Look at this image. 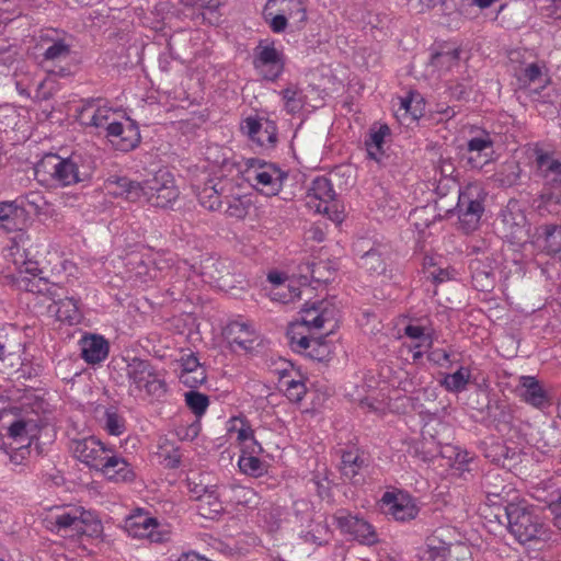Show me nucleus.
Returning <instances> with one entry per match:
<instances>
[{
  "label": "nucleus",
  "instance_id": "obj_1",
  "mask_svg": "<svg viewBox=\"0 0 561 561\" xmlns=\"http://www.w3.org/2000/svg\"><path fill=\"white\" fill-rule=\"evenodd\" d=\"M337 322L339 310L333 302L320 300L307 304L300 312V320L288 327L291 350L319 362L328 359L331 347L324 336L334 331Z\"/></svg>",
  "mask_w": 561,
  "mask_h": 561
},
{
  "label": "nucleus",
  "instance_id": "obj_2",
  "mask_svg": "<svg viewBox=\"0 0 561 561\" xmlns=\"http://www.w3.org/2000/svg\"><path fill=\"white\" fill-rule=\"evenodd\" d=\"M104 187L114 197H122L133 203L146 202L162 208L170 206L180 195L173 174L163 169L142 182L113 175L105 181Z\"/></svg>",
  "mask_w": 561,
  "mask_h": 561
},
{
  "label": "nucleus",
  "instance_id": "obj_3",
  "mask_svg": "<svg viewBox=\"0 0 561 561\" xmlns=\"http://www.w3.org/2000/svg\"><path fill=\"white\" fill-rule=\"evenodd\" d=\"M93 170V159L89 154L76 151L67 158L56 153L45 154L35 164L34 174L43 185L65 187L88 180Z\"/></svg>",
  "mask_w": 561,
  "mask_h": 561
},
{
  "label": "nucleus",
  "instance_id": "obj_4",
  "mask_svg": "<svg viewBox=\"0 0 561 561\" xmlns=\"http://www.w3.org/2000/svg\"><path fill=\"white\" fill-rule=\"evenodd\" d=\"M39 268L34 265L26 267V272L20 271V275L15 277V283L20 289L43 294L53 300L49 310L54 312L56 319L68 325H77L81 322L83 316L79 307V299L62 295L67 294L65 288L58 284L49 283L43 277H37Z\"/></svg>",
  "mask_w": 561,
  "mask_h": 561
},
{
  "label": "nucleus",
  "instance_id": "obj_5",
  "mask_svg": "<svg viewBox=\"0 0 561 561\" xmlns=\"http://www.w3.org/2000/svg\"><path fill=\"white\" fill-rule=\"evenodd\" d=\"M167 371L148 359L133 358L126 368L129 396L141 400H160L168 392Z\"/></svg>",
  "mask_w": 561,
  "mask_h": 561
},
{
  "label": "nucleus",
  "instance_id": "obj_6",
  "mask_svg": "<svg viewBox=\"0 0 561 561\" xmlns=\"http://www.w3.org/2000/svg\"><path fill=\"white\" fill-rule=\"evenodd\" d=\"M44 527L55 534L93 536L101 531V523L95 516L81 506H54L43 518Z\"/></svg>",
  "mask_w": 561,
  "mask_h": 561
},
{
  "label": "nucleus",
  "instance_id": "obj_7",
  "mask_svg": "<svg viewBox=\"0 0 561 561\" xmlns=\"http://www.w3.org/2000/svg\"><path fill=\"white\" fill-rule=\"evenodd\" d=\"M23 214L18 202H0V230L5 233H14L8 255L12 257L14 265L20 271L26 272V267H33L36 263L26 260L25 243L27 233L23 230Z\"/></svg>",
  "mask_w": 561,
  "mask_h": 561
},
{
  "label": "nucleus",
  "instance_id": "obj_8",
  "mask_svg": "<svg viewBox=\"0 0 561 561\" xmlns=\"http://www.w3.org/2000/svg\"><path fill=\"white\" fill-rule=\"evenodd\" d=\"M505 513L508 530L519 543L545 542L550 539L549 528L524 503H508Z\"/></svg>",
  "mask_w": 561,
  "mask_h": 561
},
{
  "label": "nucleus",
  "instance_id": "obj_9",
  "mask_svg": "<svg viewBox=\"0 0 561 561\" xmlns=\"http://www.w3.org/2000/svg\"><path fill=\"white\" fill-rule=\"evenodd\" d=\"M171 259L159 252L131 253L127 257L126 272L135 285H149L164 276V270H171Z\"/></svg>",
  "mask_w": 561,
  "mask_h": 561
},
{
  "label": "nucleus",
  "instance_id": "obj_10",
  "mask_svg": "<svg viewBox=\"0 0 561 561\" xmlns=\"http://www.w3.org/2000/svg\"><path fill=\"white\" fill-rule=\"evenodd\" d=\"M450 530L437 528L426 537L424 547L419 549V561H468L469 549L462 543L451 545L448 541Z\"/></svg>",
  "mask_w": 561,
  "mask_h": 561
},
{
  "label": "nucleus",
  "instance_id": "obj_11",
  "mask_svg": "<svg viewBox=\"0 0 561 561\" xmlns=\"http://www.w3.org/2000/svg\"><path fill=\"white\" fill-rule=\"evenodd\" d=\"M245 179L261 194L275 196L280 192L287 173L275 163L261 159H249Z\"/></svg>",
  "mask_w": 561,
  "mask_h": 561
},
{
  "label": "nucleus",
  "instance_id": "obj_12",
  "mask_svg": "<svg viewBox=\"0 0 561 561\" xmlns=\"http://www.w3.org/2000/svg\"><path fill=\"white\" fill-rule=\"evenodd\" d=\"M306 205L317 214L327 215L334 222L343 221L344 214L335 199V191L325 176H317L311 182L306 195Z\"/></svg>",
  "mask_w": 561,
  "mask_h": 561
},
{
  "label": "nucleus",
  "instance_id": "obj_13",
  "mask_svg": "<svg viewBox=\"0 0 561 561\" xmlns=\"http://www.w3.org/2000/svg\"><path fill=\"white\" fill-rule=\"evenodd\" d=\"M263 18L272 32L283 33L293 21L302 24L307 20V10L302 0H268L263 9Z\"/></svg>",
  "mask_w": 561,
  "mask_h": 561
},
{
  "label": "nucleus",
  "instance_id": "obj_14",
  "mask_svg": "<svg viewBox=\"0 0 561 561\" xmlns=\"http://www.w3.org/2000/svg\"><path fill=\"white\" fill-rule=\"evenodd\" d=\"M484 211V194L476 184L465 186L458 197L457 213L461 229L469 233L474 231Z\"/></svg>",
  "mask_w": 561,
  "mask_h": 561
},
{
  "label": "nucleus",
  "instance_id": "obj_15",
  "mask_svg": "<svg viewBox=\"0 0 561 561\" xmlns=\"http://www.w3.org/2000/svg\"><path fill=\"white\" fill-rule=\"evenodd\" d=\"M379 504L386 516L399 523L414 520L420 514L417 500L402 489L393 488L386 491Z\"/></svg>",
  "mask_w": 561,
  "mask_h": 561
},
{
  "label": "nucleus",
  "instance_id": "obj_16",
  "mask_svg": "<svg viewBox=\"0 0 561 561\" xmlns=\"http://www.w3.org/2000/svg\"><path fill=\"white\" fill-rule=\"evenodd\" d=\"M285 54L271 38L261 39L253 51V66L270 81L278 79L285 69Z\"/></svg>",
  "mask_w": 561,
  "mask_h": 561
},
{
  "label": "nucleus",
  "instance_id": "obj_17",
  "mask_svg": "<svg viewBox=\"0 0 561 561\" xmlns=\"http://www.w3.org/2000/svg\"><path fill=\"white\" fill-rule=\"evenodd\" d=\"M334 520L343 535L362 545L371 546L378 542V535L375 527L365 518L353 515L346 510H339L334 514Z\"/></svg>",
  "mask_w": 561,
  "mask_h": 561
},
{
  "label": "nucleus",
  "instance_id": "obj_18",
  "mask_svg": "<svg viewBox=\"0 0 561 561\" xmlns=\"http://www.w3.org/2000/svg\"><path fill=\"white\" fill-rule=\"evenodd\" d=\"M124 528L130 537L147 538L152 542H161L167 537L164 527L149 512L135 510L124 523Z\"/></svg>",
  "mask_w": 561,
  "mask_h": 561
},
{
  "label": "nucleus",
  "instance_id": "obj_19",
  "mask_svg": "<svg viewBox=\"0 0 561 561\" xmlns=\"http://www.w3.org/2000/svg\"><path fill=\"white\" fill-rule=\"evenodd\" d=\"M112 448V446L104 444L95 436H89L72 442V451L75 456L82 463L98 472L100 471Z\"/></svg>",
  "mask_w": 561,
  "mask_h": 561
},
{
  "label": "nucleus",
  "instance_id": "obj_20",
  "mask_svg": "<svg viewBox=\"0 0 561 561\" xmlns=\"http://www.w3.org/2000/svg\"><path fill=\"white\" fill-rule=\"evenodd\" d=\"M106 138L116 150L124 152L135 149L141 140L138 125L129 117L112 122L107 126Z\"/></svg>",
  "mask_w": 561,
  "mask_h": 561
},
{
  "label": "nucleus",
  "instance_id": "obj_21",
  "mask_svg": "<svg viewBox=\"0 0 561 561\" xmlns=\"http://www.w3.org/2000/svg\"><path fill=\"white\" fill-rule=\"evenodd\" d=\"M222 334L233 352H250L259 340V333L254 325L241 320L229 322Z\"/></svg>",
  "mask_w": 561,
  "mask_h": 561
},
{
  "label": "nucleus",
  "instance_id": "obj_22",
  "mask_svg": "<svg viewBox=\"0 0 561 561\" xmlns=\"http://www.w3.org/2000/svg\"><path fill=\"white\" fill-rule=\"evenodd\" d=\"M106 480L115 483L133 482L136 473L133 465L113 447L99 471Z\"/></svg>",
  "mask_w": 561,
  "mask_h": 561
},
{
  "label": "nucleus",
  "instance_id": "obj_23",
  "mask_svg": "<svg viewBox=\"0 0 561 561\" xmlns=\"http://www.w3.org/2000/svg\"><path fill=\"white\" fill-rule=\"evenodd\" d=\"M241 128L260 147H273L277 140L276 124L270 119L250 116L243 121Z\"/></svg>",
  "mask_w": 561,
  "mask_h": 561
},
{
  "label": "nucleus",
  "instance_id": "obj_24",
  "mask_svg": "<svg viewBox=\"0 0 561 561\" xmlns=\"http://www.w3.org/2000/svg\"><path fill=\"white\" fill-rule=\"evenodd\" d=\"M534 152L537 175L546 185L551 187L561 185V160L556 157L554 152L540 147H536Z\"/></svg>",
  "mask_w": 561,
  "mask_h": 561
},
{
  "label": "nucleus",
  "instance_id": "obj_25",
  "mask_svg": "<svg viewBox=\"0 0 561 561\" xmlns=\"http://www.w3.org/2000/svg\"><path fill=\"white\" fill-rule=\"evenodd\" d=\"M41 41L48 44L44 53V62H61L69 58L71 53L70 37L55 30H48L41 35Z\"/></svg>",
  "mask_w": 561,
  "mask_h": 561
},
{
  "label": "nucleus",
  "instance_id": "obj_26",
  "mask_svg": "<svg viewBox=\"0 0 561 561\" xmlns=\"http://www.w3.org/2000/svg\"><path fill=\"white\" fill-rule=\"evenodd\" d=\"M518 385L519 398L528 405L539 410L550 405V398L547 390L535 376H520Z\"/></svg>",
  "mask_w": 561,
  "mask_h": 561
},
{
  "label": "nucleus",
  "instance_id": "obj_27",
  "mask_svg": "<svg viewBox=\"0 0 561 561\" xmlns=\"http://www.w3.org/2000/svg\"><path fill=\"white\" fill-rule=\"evenodd\" d=\"M277 386L291 402L301 401L307 393L306 377L293 366L279 370Z\"/></svg>",
  "mask_w": 561,
  "mask_h": 561
},
{
  "label": "nucleus",
  "instance_id": "obj_28",
  "mask_svg": "<svg viewBox=\"0 0 561 561\" xmlns=\"http://www.w3.org/2000/svg\"><path fill=\"white\" fill-rule=\"evenodd\" d=\"M81 357L89 365L104 362L110 353L108 341L101 334L85 333L79 340Z\"/></svg>",
  "mask_w": 561,
  "mask_h": 561
},
{
  "label": "nucleus",
  "instance_id": "obj_29",
  "mask_svg": "<svg viewBox=\"0 0 561 561\" xmlns=\"http://www.w3.org/2000/svg\"><path fill=\"white\" fill-rule=\"evenodd\" d=\"M116 111L107 105L88 103L78 113V121L81 125L94 128H105L115 119Z\"/></svg>",
  "mask_w": 561,
  "mask_h": 561
},
{
  "label": "nucleus",
  "instance_id": "obj_30",
  "mask_svg": "<svg viewBox=\"0 0 561 561\" xmlns=\"http://www.w3.org/2000/svg\"><path fill=\"white\" fill-rule=\"evenodd\" d=\"M231 183L226 179H209L203 187L195 186L199 204L208 210H218L226 198L225 192Z\"/></svg>",
  "mask_w": 561,
  "mask_h": 561
},
{
  "label": "nucleus",
  "instance_id": "obj_31",
  "mask_svg": "<svg viewBox=\"0 0 561 561\" xmlns=\"http://www.w3.org/2000/svg\"><path fill=\"white\" fill-rule=\"evenodd\" d=\"M501 218L507 238L522 241L528 236L527 218L516 202L507 204L502 210Z\"/></svg>",
  "mask_w": 561,
  "mask_h": 561
},
{
  "label": "nucleus",
  "instance_id": "obj_32",
  "mask_svg": "<svg viewBox=\"0 0 561 561\" xmlns=\"http://www.w3.org/2000/svg\"><path fill=\"white\" fill-rule=\"evenodd\" d=\"M222 495L229 503L247 508H255L261 502V496L254 489L236 482L224 485Z\"/></svg>",
  "mask_w": 561,
  "mask_h": 561
},
{
  "label": "nucleus",
  "instance_id": "obj_33",
  "mask_svg": "<svg viewBox=\"0 0 561 561\" xmlns=\"http://www.w3.org/2000/svg\"><path fill=\"white\" fill-rule=\"evenodd\" d=\"M217 488H206L197 497L198 514L208 519H215L224 512V503Z\"/></svg>",
  "mask_w": 561,
  "mask_h": 561
},
{
  "label": "nucleus",
  "instance_id": "obj_34",
  "mask_svg": "<svg viewBox=\"0 0 561 561\" xmlns=\"http://www.w3.org/2000/svg\"><path fill=\"white\" fill-rule=\"evenodd\" d=\"M390 136V128L388 125L382 124L374 126L369 130V136L365 141L367 154L375 161H380L385 151L383 145L387 137Z\"/></svg>",
  "mask_w": 561,
  "mask_h": 561
},
{
  "label": "nucleus",
  "instance_id": "obj_35",
  "mask_svg": "<svg viewBox=\"0 0 561 561\" xmlns=\"http://www.w3.org/2000/svg\"><path fill=\"white\" fill-rule=\"evenodd\" d=\"M300 537L307 543L321 546L330 540L331 530L327 520L320 516L311 522L306 531L300 533Z\"/></svg>",
  "mask_w": 561,
  "mask_h": 561
},
{
  "label": "nucleus",
  "instance_id": "obj_36",
  "mask_svg": "<svg viewBox=\"0 0 561 561\" xmlns=\"http://www.w3.org/2000/svg\"><path fill=\"white\" fill-rule=\"evenodd\" d=\"M424 102L419 93L411 92L408 96L400 99V106L397 111L399 117L410 116L412 122L423 116Z\"/></svg>",
  "mask_w": 561,
  "mask_h": 561
},
{
  "label": "nucleus",
  "instance_id": "obj_37",
  "mask_svg": "<svg viewBox=\"0 0 561 561\" xmlns=\"http://www.w3.org/2000/svg\"><path fill=\"white\" fill-rule=\"evenodd\" d=\"M539 229L545 241L543 249L546 253L561 257V226L549 224L541 226Z\"/></svg>",
  "mask_w": 561,
  "mask_h": 561
},
{
  "label": "nucleus",
  "instance_id": "obj_38",
  "mask_svg": "<svg viewBox=\"0 0 561 561\" xmlns=\"http://www.w3.org/2000/svg\"><path fill=\"white\" fill-rule=\"evenodd\" d=\"M470 379V368L461 366L455 373L445 375L442 386L449 392L459 393L466 390Z\"/></svg>",
  "mask_w": 561,
  "mask_h": 561
},
{
  "label": "nucleus",
  "instance_id": "obj_39",
  "mask_svg": "<svg viewBox=\"0 0 561 561\" xmlns=\"http://www.w3.org/2000/svg\"><path fill=\"white\" fill-rule=\"evenodd\" d=\"M543 65L538 62L528 64L517 76L519 83L523 87H529L533 83H539L542 88L548 84L549 77L543 72Z\"/></svg>",
  "mask_w": 561,
  "mask_h": 561
},
{
  "label": "nucleus",
  "instance_id": "obj_40",
  "mask_svg": "<svg viewBox=\"0 0 561 561\" xmlns=\"http://www.w3.org/2000/svg\"><path fill=\"white\" fill-rule=\"evenodd\" d=\"M260 454L240 455L238 458V467L243 474L259 478L262 477L267 467L264 461L259 458Z\"/></svg>",
  "mask_w": 561,
  "mask_h": 561
},
{
  "label": "nucleus",
  "instance_id": "obj_41",
  "mask_svg": "<svg viewBox=\"0 0 561 561\" xmlns=\"http://www.w3.org/2000/svg\"><path fill=\"white\" fill-rule=\"evenodd\" d=\"M228 268L225 262L219 260H207L203 265L202 275L203 277L214 284L216 286L221 287L224 284L221 283L225 275H228Z\"/></svg>",
  "mask_w": 561,
  "mask_h": 561
},
{
  "label": "nucleus",
  "instance_id": "obj_42",
  "mask_svg": "<svg viewBox=\"0 0 561 561\" xmlns=\"http://www.w3.org/2000/svg\"><path fill=\"white\" fill-rule=\"evenodd\" d=\"M0 340L7 347L9 356H20L24 352L21 333L15 327H10L9 330L2 329L0 331Z\"/></svg>",
  "mask_w": 561,
  "mask_h": 561
},
{
  "label": "nucleus",
  "instance_id": "obj_43",
  "mask_svg": "<svg viewBox=\"0 0 561 561\" xmlns=\"http://www.w3.org/2000/svg\"><path fill=\"white\" fill-rule=\"evenodd\" d=\"M103 428L108 435L121 436L126 431L125 417L115 409H106L104 412Z\"/></svg>",
  "mask_w": 561,
  "mask_h": 561
},
{
  "label": "nucleus",
  "instance_id": "obj_44",
  "mask_svg": "<svg viewBox=\"0 0 561 561\" xmlns=\"http://www.w3.org/2000/svg\"><path fill=\"white\" fill-rule=\"evenodd\" d=\"M18 205L21 206V211L41 214L46 206V201L39 192H28L25 195L15 199Z\"/></svg>",
  "mask_w": 561,
  "mask_h": 561
},
{
  "label": "nucleus",
  "instance_id": "obj_45",
  "mask_svg": "<svg viewBox=\"0 0 561 561\" xmlns=\"http://www.w3.org/2000/svg\"><path fill=\"white\" fill-rule=\"evenodd\" d=\"M185 403L192 413L199 419L209 407V398L204 393L192 390L185 393Z\"/></svg>",
  "mask_w": 561,
  "mask_h": 561
},
{
  "label": "nucleus",
  "instance_id": "obj_46",
  "mask_svg": "<svg viewBox=\"0 0 561 561\" xmlns=\"http://www.w3.org/2000/svg\"><path fill=\"white\" fill-rule=\"evenodd\" d=\"M228 431L231 435H236V440L239 445L250 439L251 436L254 435V431L251 424L244 417H232L229 421Z\"/></svg>",
  "mask_w": 561,
  "mask_h": 561
},
{
  "label": "nucleus",
  "instance_id": "obj_47",
  "mask_svg": "<svg viewBox=\"0 0 561 561\" xmlns=\"http://www.w3.org/2000/svg\"><path fill=\"white\" fill-rule=\"evenodd\" d=\"M364 465L363 457L353 450L344 451L342 455V472L345 477L355 478Z\"/></svg>",
  "mask_w": 561,
  "mask_h": 561
},
{
  "label": "nucleus",
  "instance_id": "obj_48",
  "mask_svg": "<svg viewBox=\"0 0 561 561\" xmlns=\"http://www.w3.org/2000/svg\"><path fill=\"white\" fill-rule=\"evenodd\" d=\"M460 59L459 49L437 53L432 57V66L439 70H451L458 66Z\"/></svg>",
  "mask_w": 561,
  "mask_h": 561
},
{
  "label": "nucleus",
  "instance_id": "obj_49",
  "mask_svg": "<svg viewBox=\"0 0 561 561\" xmlns=\"http://www.w3.org/2000/svg\"><path fill=\"white\" fill-rule=\"evenodd\" d=\"M493 147V140L491 138V135L486 133L485 130H481L478 133V135L471 137L468 140V151L469 152H478L482 153L486 150H491Z\"/></svg>",
  "mask_w": 561,
  "mask_h": 561
},
{
  "label": "nucleus",
  "instance_id": "obj_50",
  "mask_svg": "<svg viewBox=\"0 0 561 561\" xmlns=\"http://www.w3.org/2000/svg\"><path fill=\"white\" fill-rule=\"evenodd\" d=\"M282 98L285 103V108L288 113L294 114L302 107V101L299 98V91L295 87H288L282 92Z\"/></svg>",
  "mask_w": 561,
  "mask_h": 561
},
{
  "label": "nucleus",
  "instance_id": "obj_51",
  "mask_svg": "<svg viewBox=\"0 0 561 561\" xmlns=\"http://www.w3.org/2000/svg\"><path fill=\"white\" fill-rule=\"evenodd\" d=\"M27 425L28 423L24 420H18L13 422L8 428L9 437H11L21 446H23L26 442L28 443L31 435L28 433Z\"/></svg>",
  "mask_w": 561,
  "mask_h": 561
},
{
  "label": "nucleus",
  "instance_id": "obj_52",
  "mask_svg": "<svg viewBox=\"0 0 561 561\" xmlns=\"http://www.w3.org/2000/svg\"><path fill=\"white\" fill-rule=\"evenodd\" d=\"M271 295L273 300L289 304L300 297V289L288 283L283 289H273Z\"/></svg>",
  "mask_w": 561,
  "mask_h": 561
},
{
  "label": "nucleus",
  "instance_id": "obj_53",
  "mask_svg": "<svg viewBox=\"0 0 561 561\" xmlns=\"http://www.w3.org/2000/svg\"><path fill=\"white\" fill-rule=\"evenodd\" d=\"M404 335L414 342L425 341L427 344H433L434 340L432 333L422 325L408 324L404 328Z\"/></svg>",
  "mask_w": 561,
  "mask_h": 561
},
{
  "label": "nucleus",
  "instance_id": "obj_54",
  "mask_svg": "<svg viewBox=\"0 0 561 561\" xmlns=\"http://www.w3.org/2000/svg\"><path fill=\"white\" fill-rule=\"evenodd\" d=\"M179 379L185 387L194 389L206 380V371L205 369H197L192 373H180Z\"/></svg>",
  "mask_w": 561,
  "mask_h": 561
},
{
  "label": "nucleus",
  "instance_id": "obj_55",
  "mask_svg": "<svg viewBox=\"0 0 561 561\" xmlns=\"http://www.w3.org/2000/svg\"><path fill=\"white\" fill-rule=\"evenodd\" d=\"M362 266L368 271L377 272L383 270V262L376 250H369L362 256Z\"/></svg>",
  "mask_w": 561,
  "mask_h": 561
},
{
  "label": "nucleus",
  "instance_id": "obj_56",
  "mask_svg": "<svg viewBox=\"0 0 561 561\" xmlns=\"http://www.w3.org/2000/svg\"><path fill=\"white\" fill-rule=\"evenodd\" d=\"M454 466L461 471H470L473 457L465 449L454 448Z\"/></svg>",
  "mask_w": 561,
  "mask_h": 561
},
{
  "label": "nucleus",
  "instance_id": "obj_57",
  "mask_svg": "<svg viewBox=\"0 0 561 561\" xmlns=\"http://www.w3.org/2000/svg\"><path fill=\"white\" fill-rule=\"evenodd\" d=\"M180 373H192L197 369H204L198 358L194 354H185L180 358Z\"/></svg>",
  "mask_w": 561,
  "mask_h": 561
},
{
  "label": "nucleus",
  "instance_id": "obj_58",
  "mask_svg": "<svg viewBox=\"0 0 561 561\" xmlns=\"http://www.w3.org/2000/svg\"><path fill=\"white\" fill-rule=\"evenodd\" d=\"M226 214L229 217L241 219L247 215V207L240 199L234 198L232 202L228 203Z\"/></svg>",
  "mask_w": 561,
  "mask_h": 561
},
{
  "label": "nucleus",
  "instance_id": "obj_59",
  "mask_svg": "<svg viewBox=\"0 0 561 561\" xmlns=\"http://www.w3.org/2000/svg\"><path fill=\"white\" fill-rule=\"evenodd\" d=\"M428 277L434 284H442L455 277V271L450 268H437L428 273Z\"/></svg>",
  "mask_w": 561,
  "mask_h": 561
},
{
  "label": "nucleus",
  "instance_id": "obj_60",
  "mask_svg": "<svg viewBox=\"0 0 561 561\" xmlns=\"http://www.w3.org/2000/svg\"><path fill=\"white\" fill-rule=\"evenodd\" d=\"M239 446H240V455H250V454L252 455V454H262L263 453V447L255 439L254 435L251 436L250 439L240 444Z\"/></svg>",
  "mask_w": 561,
  "mask_h": 561
},
{
  "label": "nucleus",
  "instance_id": "obj_61",
  "mask_svg": "<svg viewBox=\"0 0 561 561\" xmlns=\"http://www.w3.org/2000/svg\"><path fill=\"white\" fill-rule=\"evenodd\" d=\"M433 344H427L425 341L413 342L409 345V350L412 352V358L414 362L420 360L425 351L430 350Z\"/></svg>",
  "mask_w": 561,
  "mask_h": 561
},
{
  "label": "nucleus",
  "instance_id": "obj_62",
  "mask_svg": "<svg viewBox=\"0 0 561 561\" xmlns=\"http://www.w3.org/2000/svg\"><path fill=\"white\" fill-rule=\"evenodd\" d=\"M267 279L270 280V283H272L275 286L274 289H283V288H285V285L287 284L286 283L287 279L284 276V274L278 273V272L268 273Z\"/></svg>",
  "mask_w": 561,
  "mask_h": 561
},
{
  "label": "nucleus",
  "instance_id": "obj_63",
  "mask_svg": "<svg viewBox=\"0 0 561 561\" xmlns=\"http://www.w3.org/2000/svg\"><path fill=\"white\" fill-rule=\"evenodd\" d=\"M187 3L191 5H198L201 8L215 10L224 3V0H188Z\"/></svg>",
  "mask_w": 561,
  "mask_h": 561
},
{
  "label": "nucleus",
  "instance_id": "obj_64",
  "mask_svg": "<svg viewBox=\"0 0 561 561\" xmlns=\"http://www.w3.org/2000/svg\"><path fill=\"white\" fill-rule=\"evenodd\" d=\"M178 561H210L196 552L183 553Z\"/></svg>",
  "mask_w": 561,
  "mask_h": 561
}]
</instances>
